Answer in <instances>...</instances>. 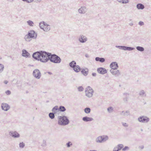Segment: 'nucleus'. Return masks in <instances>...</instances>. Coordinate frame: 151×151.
Instances as JSON below:
<instances>
[{
  "mask_svg": "<svg viewBox=\"0 0 151 151\" xmlns=\"http://www.w3.org/2000/svg\"><path fill=\"white\" fill-rule=\"evenodd\" d=\"M50 54V53L45 51H40L39 55V56H40L39 61L44 63L47 62L49 60Z\"/></svg>",
  "mask_w": 151,
  "mask_h": 151,
  "instance_id": "1",
  "label": "nucleus"
},
{
  "mask_svg": "<svg viewBox=\"0 0 151 151\" xmlns=\"http://www.w3.org/2000/svg\"><path fill=\"white\" fill-rule=\"evenodd\" d=\"M58 124L60 125L65 126L68 124L69 121L67 116H58Z\"/></svg>",
  "mask_w": 151,
  "mask_h": 151,
  "instance_id": "2",
  "label": "nucleus"
},
{
  "mask_svg": "<svg viewBox=\"0 0 151 151\" xmlns=\"http://www.w3.org/2000/svg\"><path fill=\"white\" fill-rule=\"evenodd\" d=\"M37 37V34L35 31L33 30H31L29 31L28 34L25 35L24 39L27 41H30L29 38L36 39Z\"/></svg>",
  "mask_w": 151,
  "mask_h": 151,
  "instance_id": "3",
  "label": "nucleus"
},
{
  "mask_svg": "<svg viewBox=\"0 0 151 151\" xmlns=\"http://www.w3.org/2000/svg\"><path fill=\"white\" fill-rule=\"evenodd\" d=\"M49 60L55 63H59L61 61L60 58L55 54H52L50 53Z\"/></svg>",
  "mask_w": 151,
  "mask_h": 151,
  "instance_id": "4",
  "label": "nucleus"
},
{
  "mask_svg": "<svg viewBox=\"0 0 151 151\" xmlns=\"http://www.w3.org/2000/svg\"><path fill=\"white\" fill-rule=\"evenodd\" d=\"M108 139V137L107 135L100 136L96 139V141L97 143H101L106 141Z\"/></svg>",
  "mask_w": 151,
  "mask_h": 151,
  "instance_id": "5",
  "label": "nucleus"
},
{
  "mask_svg": "<svg viewBox=\"0 0 151 151\" xmlns=\"http://www.w3.org/2000/svg\"><path fill=\"white\" fill-rule=\"evenodd\" d=\"M32 75L35 78L37 79H40L41 76L40 71L37 69H35L33 70Z\"/></svg>",
  "mask_w": 151,
  "mask_h": 151,
  "instance_id": "6",
  "label": "nucleus"
},
{
  "mask_svg": "<svg viewBox=\"0 0 151 151\" xmlns=\"http://www.w3.org/2000/svg\"><path fill=\"white\" fill-rule=\"evenodd\" d=\"M116 47L118 48L119 49L123 50H124L131 51L135 49L133 47H127L124 46H116Z\"/></svg>",
  "mask_w": 151,
  "mask_h": 151,
  "instance_id": "7",
  "label": "nucleus"
},
{
  "mask_svg": "<svg viewBox=\"0 0 151 151\" xmlns=\"http://www.w3.org/2000/svg\"><path fill=\"white\" fill-rule=\"evenodd\" d=\"M138 121L142 123H147L150 120L149 118L146 116H141L138 118Z\"/></svg>",
  "mask_w": 151,
  "mask_h": 151,
  "instance_id": "8",
  "label": "nucleus"
},
{
  "mask_svg": "<svg viewBox=\"0 0 151 151\" xmlns=\"http://www.w3.org/2000/svg\"><path fill=\"white\" fill-rule=\"evenodd\" d=\"M9 135L14 138H19L20 137V134L16 131H11L9 132Z\"/></svg>",
  "mask_w": 151,
  "mask_h": 151,
  "instance_id": "9",
  "label": "nucleus"
},
{
  "mask_svg": "<svg viewBox=\"0 0 151 151\" xmlns=\"http://www.w3.org/2000/svg\"><path fill=\"white\" fill-rule=\"evenodd\" d=\"M97 70L99 73L101 74H104L107 73V70L105 68L103 67L98 68Z\"/></svg>",
  "mask_w": 151,
  "mask_h": 151,
  "instance_id": "10",
  "label": "nucleus"
},
{
  "mask_svg": "<svg viewBox=\"0 0 151 151\" xmlns=\"http://www.w3.org/2000/svg\"><path fill=\"white\" fill-rule=\"evenodd\" d=\"M40 51H37L34 52L32 55V58L36 60L39 61L40 56H39V55L40 53Z\"/></svg>",
  "mask_w": 151,
  "mask_h": 151,
  "instance_id": "11",
  "label": "nucleus"
},
{
  "mask_svg": "<svg viewBox=\"0 0 151 151\" xmlns=\"http://www.w3.org/2000/svg\"><path fill=\"white\" fill-rule=\"evenodd\" d=\"M1 107L2 109L5 111L9 110L10 108V106L8 104L5 103L2 104Z\"/></svg>",
  "mask_w": 151,
  "mask_h": 151,
  "instance_id": "12",
  "label": "nucleus"
},
{
  "mask_svg": "<svg viewBox=\"0 0 151 151\" xmlns=\"http://www.w3.org/2000/svg\"><path fill=\"white\" fill-rule=\"evenodd\" d=\"M110 67L112 68L111 70H116L119 66L116 62H113L111 63L110 65Z\"/></svg>",
  "mask_w": 151,
  "mask_h": 151,
  "instance_id": "13",
  "label": "nucleus"
},
{
  "mask_svg": "<svg viewBox=\"0 0 151 151\" xmlns=\"http://www.w3.org/2000/svg\"><path fill=\"white\" fill-rule=\"evenodd\" d=\"M79 42L81 43H84L86 42L87 39L86 37L83 35H81L78 39Z\"/></svg>",
  "mask_w": 151,
  "mask_h": 151,
  "instance_id": "14",
  "label": "nucleus"
},
{
  "mask_svg": "<svg viewBox=\"0 0 151 151\" xmlns=\"http://www.w3.org/2000/svg\"><path fill=\"white\" fill-rule=\"evenodd\" d=\"M22 56L26 58L30 57V54L25 50L24 49L22 50Z\"/></svg>",
  "mask_w": 151,
  "mask_h": 151,
  "instance_id": "15",
  "label": "nucleus"
},
{
  "mask_svg": "<svg viewBox=\"0 0 151 151\" xmlns=\"http://www.w3.org/2000/svg\"><path fill=\"white\" fill-rule=\"evenodd\" d=\"M87 11V9L85 6H81L78 10L80 14H84Z\"/></svg>",
  "mask_w": 151,
  "mask_h": 151,
  "instance_id": "16",
  "label": "nucleus"
},
{
  "mask_svg": "<svg viewBox=\"0 0 151 151\" xmlns=\"http://www.w3.org/2000/svg\"><path fill=\"white\" fill-rule=\"evenodd\" d=\"M110 70V72L116 76H118L120 75V72L119 70Z\"/></svg>",
  "mask_w": 151,
  "mask_h": 151,
  "instance_id": "17",
  "label": "nucleus"
},
{
  "mask_svg": "<svg viewBox=\"0 0 151 151\" xmlns=\"http://www.w3.org/2000/svg\"><path fill=\"white\" fill-rule=\"evenodd\" d=\"M85 95L86 96L89 98L91 97L92 96L94 91H88L85 90Z\"/></svg>",
  "mask_w": 151,
  "mask_h": 151,
  "instance_id": "18",
  "label": "nucleus"
},
{
  "mask_svg": "<svg viewBox=\"0 0 151 151\" xmlns=\"http://www.w3.org/2000/svg\"><path fill=\"white\" fill-rule=\"evenodd\" d=\"M93 119L91 117H89L88 116H85L83 118L82 120L85 122H88L93 121Z\"/></svg>",
  "mask_w": 151,
  "mask_h": 151,
  "instance_id": "19",
  "label": "nucleus"
},
{
  "mask_svg": "<svg viewBox=\"0 0 151 151\" xmlns=\"http://www.w3.org/2000/svg\"><path fill=\"white\" fill-rule=\"evenodd\" d=\"M95 60L96 61H99L101 63H103L105 61V59L103 58L96 57L95 58Z\"/></svg>",
  "mask_w": 151,
  "mask_h": 151,
  "instance_id": "20",
  "label": "nucleus"
},
{
  "mask_svg": "<svg viewBox=\"0 0 151 151\" xmlns=\"http://www.w3.org/2000/svg\"><path fill=\"white\" fill-rule=\"evenodd\" d=\"M88 72V68H86V69H83L81 71V73L84 76H86L87 75Z\"/></svg>",
  "mask_w": 151,
  "mask_h": 151,
  "instance_id": "21",
  "label": "nucleus"
},
{
  "mask_svg": "<svg viewBox=\"0 0 151 151\" xmlns=\"http://www.w3.org/2000/svg\"><path fill=\"white\" fill-rule=\"evenodd\" d=\"M74 71L76 73L79 72L81 69L80 67L78 65H76L75 67L73 68Z\"/></svg>",
  "mask_w": 151,
  "mask_h": 151,
  "instance_id": "22",
  "label": "nucleus"
},
{
  "mask_svg": "<svg viewBox=\"0 0 151 151\" xmlns=\"http://www.w3.org/2000/svg\"><path fill=\"white\" fill-rule=\"evenodd\" d=\"M137 8L138 9H144L145 6L143 4L139 3L137 5Z\"/></svg>",
  "mask_w": 151,
  "mask_h": 151,
  "instance_id": "23",
  "label": "nucleus"
},
{
  "mask_svg": "<svg viewBox=\"0 0 151 151\" xmlns=\"http://www.w3.org/2000/svg\"><path fill=\"white\" fill-rule=\"evenodd\" d=\"M76 63L75 61H72L69 63V66L73 68L76 66Z\"/></svg>",
  "mask_w": 151,
  "mask_h": 151,
  "instance_id": "24",
  "label": "nucleus"
},
{
  "mask_svg": "<svg viewBox=\"0 0 151 151\" xmlns=\"http://www.w3.org/2000/svg\"><path fill=\"white\" fill-rule=\"evenodd\" d=\"M45 27L44 28L43 30L47 32L50 29V26L46 23H45Z\"/></svg>",
  "mask_w": 151,
  "mask_h": 151,
  "instance_id": "25",
  "label": "nucleus"
},
{
  "mask_svg": "<svg viewBox=\"0 0 151 151\" xmlns=\"http://www.w3.org/2000/svg\"><path fill=\"white\" fill-rule=\"evenodd\" d=\"M139 94L140 96L142 97L143 96L145 97L146 96V94L145 93V91L143 90H141L139 92Z\"/></svg>",
  "mask_w": 151,
  "mask_h": 151,
  "instance_id": "26",
  "label": "nucleus"
},
{
  "mask_svg": "<svg viewBox=\"0 0 151 151\" xmlns=\"http://www.w3.org/2000/svg\"><path fill=\"white\" fill-rule=\"evenodd\" d=\"M123 95L125 96V97L123 98V100L125 102H127L129 94L126 93H124Z\"/></svg>",
  "mask_w": 151,
  "mask_h": 151,
  "instance_id": "27",
  "label": "nucleus"
},
{
  "mask_svg": "<svg viewBox=\"0 0 151 151\" xmlns=\"http://www.w3.org/2000/svg\"><path fill=\"white\" fill-rule=\"evenodd\" d=\"M58 106H56L52 109V112L56 114L57 112V111L58 110Z\"/></svg>",
  "mask_w": 151,
  "mask_h": 151,
  "instance_id": "28",
  "label": "nucleus"
},
{
  "mask_svg": "<svg viewBox=\"0 0 151 151\" xmlns=\"http://www.w3.org/2000/svg\"><path fill=\"white\" fill-rule=\"evenodd\" d=\"M58 108V111L61 112L65 111L66 110L64 106H60Z\"/></svg>",
  "mask_w": 151,
  "mask_h": 151,
  "instance_id": "29",
  "label": "nucleus"
},
{
  "mask_svg": "<svg viewBox=\"0 0 151 151\" xmlns=\"http://www.w3.org/2000/svg\"><path fill=\"white\" fill-rule=\"evenodd\" d=\"M55 114L53 112H50L49 114V118L51 119H53L55 118Z\"/></svg>",
  "mask_w": 151,
  "mask_h": 151,
  "instance_id": "30",
  "label": "nucleus"
},
{
  "mask_svg": "<svg viewBox=\"0 0 151 151\" xmlns=\"http://www.w3.org/2000/svg\"><path fill=\"white\" fill-rule=\"evenodd\" d=\"M45 22L43 21L42 22H41L39 23V26L40 28L42 29H44V26H45Z\"/></svg>",
  "mask_w": 151,
  "mask_h": 151,
  "instance_id": "31",
  "label": "nucleus"
},
{
  "mask_svg": "<svg viewBox=\"0 0 151 151\" xmlns=\"http://www.w3.org/2000/svg\"><path fill=\"white\" fill-rule=\"evenodd\" d=\"M136 49L139 51L143 52L144 50V47H142L138 46L136 47Z\"/></svg>",
  "mask_w": 151,
  "mask_h": 151,
  "instance_id": "32",
  "label": "nucleus"
},
{
  "mask_svg": "<svg viewBox=\"0 0 151 151\" xmlns=\"http://www.w3.org/2000/svg\"><path fill=\"white\" fill-rule=\"evenodd\" d=\"M91 109L89 107H86L84 109V111L85 113L86 114H89L91 112Z\"/></svg>",
  "mask_w": 151,
  "mask_h": 151,
  "instance_id": "33",
  "label": "nucleus"
},
{
  "mask_svg": "<svg viewBox=\"0 0 151 151\" xmlns=\"http://www.w3.org/2000/svg\"><path fill=\"white\" fill-rule=\"evenodd\" d=\"M27 23L28 25L31 27L33 26L34 24L33 22L31 20L28 21H27Z\"/></svg>",
  "mask_w": 151,
  "mask_h": 151,
  "instance_id": "34",
  "label": "nucleus"
},
{
  "mask_svg": "<svg viewBox=\"0 0 151 151\" xmlns=\"http://www.w3.org/2000/svg\"><path fill=\"white\" fill-rule=\"evenodd\" d=\"M4 69V65L1 64H0V73H1L3 71Z\"/></svg>",
  "mask_w": 151,
  "mask_h": 151,
  "instance_id": "35",
  "label": "nucleus"
},
{
  "mask_svg": "<svg viewBox=\"0 0 151 151\" xmlns=\"http://www.w3.org/2000/svg\"><path fill=\"white\" fill-rule=\"evenodd\" d=\"M85 90L88 91H94L92 88L90 86H88L86 88Z\"/></svg>",
  "mask_w": 151,
  "mask_h": 151,
  "instance_id": "36",
  "label": "nucleus"
},
{
  "mask_svg": "<svg viewBox=\"0 0 151 151\" xmlns=\"http://www.w3.org/2000/svg\"><path fill=\"white\" fill-rule=\"evenodd\" d=\"M73 145L72 143L70 141H69L66 144V145L68 147H69Z\"/></svg>",
  "mask_w": 151,
  "mask_h": 151,
  "instance_id": "37",
  "label": "nucleus"
},
{
  "mask_svg": "<svg viewBox=\"0 0 151 151\" xmlns=\"http://www.w3.org/2000/svg\"><path fill=\"white\" fill-rule=\"evenodd\" d=\"M107 110L109 113H111L113 111V108L112 107L110 106L107 108Z\"/></svg>",
  "mask_w": 151,
  "mask_h": 151,
  "instance_id": "38",
  "label": "nucleus"
},
{
  "mask_svg": "<svg viewBox=\"0 0 151 151\" xmlns=\"http://www.w3.org/2000/svg\"><path fill=\"white\" fill-rule=\"evenodd\" d=\"M19 145L20 148H23L25 146V144L23 142H22L19 143Z\"/></svg>",
  "mask_w": 151,
  "mask_h": 151,
  "instance_id": "39",
  "label": "nucleus"
},
{
  "mask_svg": "<svg viewBox=\"0 0 151 151\" xmlns=\"http://www.w3.org/2000/svg\"><path fill=\"white\" fill-rule=\"evenodd\" d=\"M118 149L119 150H121L123 147V145L122 144H119L118 145Z\"/></svg>",
  "mask_w": 151,
  "mask_h": 151,
  "instance_id": "40",
  "label": "nucleus"
},
{
  "mask_svg": "<svg viewBox=\"0 0 151 151\" xmlns=\"http://www.w3.org/2000/svg\"><path fill=\"white\" fill-rule=\"evenodd\" d=\"M78 91L81 92L83 91L84 88L82 86H80L78 87Z\"/></svg>",
  "mask_w": 151,
  "mask_h": 151,
  "instance_id": "41",
  "label": "nucleus"
},
{
  "mask_svg": "<svg viewBox=\"0 0 151 151\" xmlns=\"http://www.w3.org/2000/svg\"><path fill=\"white\" fill-rule=\"evenodd\" d=\"M47 145L46 142V141L45 140H43V142L41 146L42 147H45Z\"/></svg>",
  "mask_w": 151,
  "mask_h": 151,
  "instance_id": "42",
  "label": "nucleus"
},
{
  "mask_svg": "<svg viewBox=\"0 0 151 151\" xmlns=\"http://www.w3.org/2000/svg\"><path fill=\"white\" fill-rule=\"evenodd\" d=\"M130 112L129 111H127L125 112H124V116H128L129 115H130Z\"/></svg>",
  "mask_w": 151,
  "mask_h": 151,
  "instance_id": "43",
  "label": "nucleus"
},
{
  "mask_svg": "<svg viewBox=\"0 0 151 151\" xmlns=\"http://www.w3.org/2000/svg\"><path fill=\"white\" fill-rule=\"evenodd\" d=\"M23 1L26 2L28 3H30L33 1L34 0H22Z\"/></svg>",
  "mask_w": 151,
  "mask_h": 151,
  "instance_id": "44",
  "label": "nucleus"
},
{
  "mask_svg": "<svg viewBox=\"0 0 151 151\" xmlns=\"http://www.w3.org/2000/svg\"><path fill=\"white\" fill-rule=\"evenodd\" d=\"M129 2V0H122L121 3L122 4H127Z\"/></svg>",
  "mask_w": 151,
  "mask_h": 151,
  "instance_id": "45",
  "label": "nucleus"
},
{
  "mask_svg": "<svg viewBox=\"0 0 151 151\" xmlns=\"http://www.w3.org/2000/svg\"><path fill=\"white\" fill-rule=\"evenodd\" d=\"M129 150V148L128 146H125L122 149L123 151H125L127 150Z\"/></svg>",
  "mask_w": 151,
  "mask_h": 151,
  "instance_id": "46",
  "label": "nucleus"
},
{
  "mask_svg": "<svg viewBox=\"0 0 151 151\" xmlns=\"http://www.w3.org/2000/svg\"><path fill=\"white\" fill-rule=\"evenodd\" d=\"M5 93L7 95H9L10 94L11 92L10 91L7 90L5 92Z\"/></svg>",
  "mask_w": 151,
  "mask_h": 151,
  "instance_id": "47",
  "label": "nucleus"
},
{
  "mask_svg": "<svg viewBox=\"0 0 151 151\" xmlns=\"http://www.w3.org/2000/svg\"><path fill=\"white\" fill-rule=\"evenodd\" d=\"M139 24L140 26H142L144 25V23L142 21H140L139 22Z\"/></svg>",
  "mask_w": 151,
  "mask_h": 151,
  "instance_id": "48",
  "label": "nucleus"
},
{
  "mask_svg": "<svg viewBox=\"0 0 151 151\" xmlns=\"http://www.w3.org/2000/svg\"><path fill=\"white\" fill-rule=\"evenodd\" d=\"M122 125L125 127H127L128 126V125L126 123H122Z\"/></svg>",
  "mask_w": 151,
  "mask_h": 151,
  "instance_id": "49",
  "label": "nucleus"
},
{
  "mask_svg": "<svg viewBox=\"0 0 151 151\" xmlns=\"http://www.w3.org/2000/svg\"><path fill=\"white\" fill-rule=\"evenodd\" d=\"M41 1V0H35V2L36 3L40 2Z\"/></svg>",
  "mask_w": 151,
  "mask_h": 151,
  "instance_id": "50",
  "label": "nucleus"
},
{
  "mask_svg": "<svg viewBox=\"0 0 151 151\" xmlns=\"http://www.w3.org/2000/svg\"><path fill=\"white\" fill-rule=\"evenodd\" d=\"M92 75L93 76L95 77L96 76V73H92Z\"/></svg>",
  "mask_w": 151,
  "mask_h": 151,
  "instance_id": "51",
  "label": "nucleus"
},
{
  "mask_svg": "<svg viewBox=\"0 0 151 151\" xmlns=\"http://www.w3.org/2000/svg\"><path fill=\"white\" fill-rule=\"evenodd\" d=\"M8 81L6 80H5L4 81V83L5 84H7L8 83Z\"/></svg>",
  "mask_w": 151,
  "mask_h": 151,
  "instance_id": "52",
  "label": "nucleus"
},
{
  "mask_svg": "<svg viewBox=\"0 0 151 151\" xmlns=\"http://www.w3.org/2000/svg\"><path fill=\"white\" fill-rule=\"evenodd\" d=\"M116 147H115L113 150V151H119V149H117V150H115V149H116Z\"/></svg>",
  "mask_w": 151,
  "mask_h": 151,
  "instance_id": "53",
  "label": "nucleus"
},
{
  "mask_svg": "<svg viewBox=\"0 0 151 151\" xmlns=\"http://www.w3.org/2000/svg\"><path fill=\"white\" fill-rule=\"evenodd\" d=\"M47 73L49 75H52V73L50 72H47Z\"/></svg>",
  "mask_w": 151,
  "mask_h": 151,
  "instance_id": "54",
  "label": "nucleus"
},
{
  "mask_svg": "<svg viewBox=\"0 0 151 151\" xmlns=\"http://www.w3.org/2000/svg\"><path fill=\"white\" fill-rule=\"evenodd\" d=\"M85 56L86 58H88L89 57V56L88 54H86L85 55Z\"/></svg>",
  "mask_w": 151,
  "mask_h": 151,
  "instance_id": "55",
  "label": "nucleus"
},
{
  "mask_svg": "<svg viewBox=\"0 0 151 151\" xmlns=\"http://www.w3.org/2000/svg\"><path fill=\"white\" fill-rule=\"evenodd\" d=\"M133 25V23H130L129 24V25H130V26H132Z\"/></svg>",
  "mask_w": 151,
  "mask_h": 151,
  "instance_id": "56",
  "label": "nucleus"
},
{
  "mask_svg": "<svg viewBox=\"0 0 151 151\" xmlns=\"http://www.w3.org/2000/svg\"><path fill=\"white\" fill-rule=\"evenodd\" d=\"M119 2H121L122 1V0H117Z\"/></svg>",
  "mask_w": 151,
  "mask_h": 151,
  "instance_id": "57",
  "label": "nucleus"
},
{
  "mask_svg": "<svg viewBox=\"0 0 151 151\" xmlns=\"http://www.w3.org/2000/svg\"><path fill=\"white\" fill-rule=\"evenodd\" d=\"M1 59V57L0 56V60Z\"/></svg>",
  "mask_w": 151,
  "mask_h": 151,
  "instance_id": "58",
  "label": "nucleus"
},
{
  "mask_svg": "<svg viewBox=\"0 0 151 151\" xmlns=\"http://www.w3.org/2000/svg\"><path fill=\"white\" fill-rule=\"evenodd\" d=\"M90 151H96L95 150H90Z\"/></svg>",
  "mask_w": 151,
  "mask_h": 151,
  "instance_id": "59",
  "label": "nucleus"
},
{
  "mask_svg": "<svg viewBox=\"0 0 151 151\" xmlns=\"http://www.w3.org/2000/svg\"><path fill=\"white\" fill-rule=\"evenodd\" d=\"M124 111H122V113H124Z\"/></svg>",
  "mask_w": 151,
  "mask_h": 151,
  "instance_id": "60",
  "label": "nucleus"
},
{
  "mask_svg": "<svg viewBox=\"0 0 151 151\" xmlns=\"http://www.w3.org/2000/svg\"><path fill=\"white\" fill-rule=\"evenodd\" d=\"M48 102H49V101H46V102H47V103Z\"/></svg>",
  "mask_w": 151,
  "mask_h": 151,
  "instance_id": "61",
  "label": "nucleus"
},
{
  "mask_svg": "<svg viewBox=\"0 0 151 151\" xmlns=\"http://www.w3.org/2000/svg\"><path fill=\"white\" fill-rule=\"evenodd\" d=\"M143 147H142V149H143Z\"/></svg>",
  "mask_w": 151,
  "mask_h": 151,
  "instance_id": "62",
  "label": "nucleus"
},
{
  "mask_svg": "<svg viewBox=\"0 0 151 151\" xmlns=\"http://www.w3.org/2000/svg\"><path fill=\"white\" fill-rule=\"evenodd\" d=\"M143 147H142V149H143Z\"/></svg>",
  "mask_w": 151,
  "mask_h": 151,
  "instance_id": "63",
  "label": "nucleus"
}]
</instances>
